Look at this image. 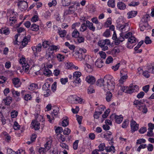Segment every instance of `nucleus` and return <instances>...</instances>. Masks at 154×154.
<instances>
[{"instance_id":"1","label":"nucleus","mask_w":154,"mask_h":154,"mask_svg":"<svg viewBox=\"0 0 154 154\" xmlns=\"http://www.w3.org/2000/svg\"><path fill=\"white\" fill-rule=\"evenodd\" d=\"M96 84L105 91L113 90L115 85L113 78L109 75L105 76L103 79H98Z\"/></svg>"},{"instance_id":"2","label":"nucleus","mask_w":154,"mask_h":154,"mask_svg":"<svg viewBox=\"0 0 154 154\" xmlns=\"http://www.w3.org/2000/svg\"><path fill=\"white\" fill-rule=\"evenodd\" d=\"M71 0H62V5L64 6H69L68 8L65 9L63 13V16H66L74 13L77 10L78 6H79V3L77 2H71Z\"/></svg>"},{"instance_id":"3","label":"nucleus","mask_w":154,"mask_h":154,"mask_svg":"<svg viewBox=\"0 0 154 154\" xmlns=\"http://www.w3.org/2000/svg\"><path fill=\"white\" fill-rule=\"evenodd\" d=\"M150 17L149 15L146 14L142 18L139 24L140 30L141 31L151 29V27L148 23V20H149V18Z\"/></svg>"},{"instance_id":"4","label":"nucleus","mask_w":154,"mask_h":154,"mask_svg":"<svg viewBox=\"0 0 154 154\" xmlns=\"http://www.w3.org/2000/svg\"><path fill=\"white\" fill-rule=\"evenodd\" d=\"M120 89L123 92L128 94L137 92L139 90V87L136 85L131 84L129 87L126 86H120Z\"/></svg>"},{"instance_id":"5","label":"nucleus","mask_w":154,"mask_h":154,"mask_svg":"<svg viewBox=\"0 0 154 154\" xmlns=\"http://www.w3.org/2000/svg\"><path fill=\"white\" fill-rule=\"evenodd\" d=\"M52 140L50 139L48 140L44 145V147H40L39 148L38 152L40 154H45L51 148Z\"/></svg>"},{"instance_id":"6","label":"nucleus","mask_w":154,"mask_h":154,"mask_svg":"<svg viewBox=\"0 0 154 154\" xmlns=\"http://www.w3.org/2000/svg\"><path fill=\"white\" fill-rule=\"evenodd\" d=\"M69 102L73 104H82V103L84 102L83 99L78 97L75 95L70 96L69 97Z\"/></svg>"},{"instance_id":"7","label":"nucleus","mask_w":154,"mask_h":154,"mask_svg":"<svg viewBox=\"0 0 154 154\" xmlns=\"http://www.w3.org/2000/svg\"><path fill=\"white\" fill-rule=\"evenodd\" d=\"M147 71L143 72V75L146 78L150 76L149 73L154 74V65L152 64H150L147 66Z\"/></svg>"},{"instance_id":"8","label":"nucleus","mask_w":154,"mask_h":154,"mask_svg":"<svg viewBox=\"0 0 154 154\" xmlns=\"http://www.w3.org/2000/svg\"><path fill=\"white\" fill-rule=\"evenodd\" d=\"M129 27V23H126L124 24L123 25L119 27V29L121 31V33L120 34V37L119 38V41L122 42L124 40V38L123 35L124 32H126V28Z\"/></svg>"},{"instance_id":"9","label":"nucleus","mask_w":154,"mask_h":154,"mask_svg":"<svg viewBox=\"0 0 154 154\" xmlns=\"http://www.w3.org/2000/svg\"><path fill=\"white\" fill-rule=\"evenodd\" d=\"M111 120H115V122L117 124H120L123 120V118L122 115L119 116L116 115L115 114H112L110 117Z\"/></svg>"},{"instance_id":"10","label":"nucleus","mask_w":154,"mask_h":154,"mask_svg":"<svg viewBox=\"0 0 154 154\" xmlns=\"http://www.w3.org/2000/svg\"><path fill=\"white\" fill-rule=\"evenodd\" d=\"M81 73L79 71H75L73 73V78L74 82L76 83H80L81 80L79 77L81 76Z\"/></svg>"},{"instance_id":"11","label":"nucleus","mask_w":154,"mask_h":154,"mask_svg":"<svg viewBox=\"0 0 154 154\" xmlns=\"http://www.w3.org/2000/svg\"><path fill=\"white\" fill-rule=\"evenodd\" d=\"M86 55L84 54L81 52V51H78L75 53V58L78 60L82 61L85 60Z\"/></svg>"},{"instance_id":"12","label":"nucleus","mask_w":154,"mask_h":154,"mask_svg":"<svg viewBox=\"0 0 154 154\" xmlns=\"http://www.w3.org/2000/svg\"><path fill=\"white\" fill-rule=\"evenodd\" d=\"M17 5L20 8L24 10H26L28 7L27 2L25 1H19Z\"/></svg>"},{"instance_id":"13","label":"nucleus","mask_w":154,"mask_h":154,"mask_svg":"<svg viewBox=\"0 0 154 154\" xmlns=\"http://www.w3.org/2000/svg\"><path fill=\"white\" fill-rule=\"evenodd\" d=\"M139 125L136 122L132 119L131 121V127L132 132H134L135 131H137L138 129Z\"/></svg>"},{"instance_id":"14","label":"nucleus","mask_w":154,"mask_h":154,"mask_svg":"<svg viewBox=\"0 0 154 154\" xmlns=\"http://www.w3.org/2000/svg\"><path fill=\"white\" fill-rule=\"evenodd\" d=\"M40 124L36 120L32 121L31 124V127L32 128H34L35 130H38L40 128Z\"/></svg>"},{"instance_id":"15","label":"nucleus","mask_w":154,"mask_h":154,"mask_svg":"<svg viewBox=\"0 0 154 154\" xmlns=\"http://www.w3.org/2000/svg\"><path fill=\"white\" fill-rule=\"evenodd\" d=\"M50 85L48 83L45 84L42 86V89L43 91H46L47 94H45L44 95L45 97H47L50 95L51 92V91L50 89H48Z\"/></svg>"},{"instance_id":"16","label":"nucleus","mask_w":154,"mask_h":154,"mask_svg":"<svg viewBox=\"0 0 154 154\" xmlns=\"http://www.w3.org/2000/svg\"><path fill=\"white\" fill-rule=\"evenodd\" d=\"M32 49L35 52L34 54L36 55L37 53L40 52L42 50V45L41 43H39L36 46H33L32 47Z\"/></svg>"},{"instance_id":"17","label":"nucleus","mask_w":154,"mask_h":154,"mask_svg":"<svg viewBox=\"0 0 154 154\" xmlns=\"http://www.w3.org/2000/svg\"><path fill=\"white\" fill-rule=\"evenodd\" d=\"M12 81L13 84L15 87L19 88L20 86L21 83L20 82L19 79L17 78H14L13 79Z\"/></svg>"},{"instance_id":"18","label":"nucleus","mask_w":154,"mask_h":154,"mask_svg":"<svg viewBox=\"0 0 154 154\" xmlns=\"http://www.w3.org/2000/svg\"><path fill=\"white\" fill-rule=\"evenodd\" d=\"M147 101H144L142 100H136L133 102V103L135 105H140L142 106H146V104L145 103H147Z\"/></svg>"},{"instance_id":"19","label":"nucleus","mask_w":154,"mask_h":154,"mask_svg":"<svg viewBox=\"0 0 154 154\" xmlns=\"http://www.w3.org/2000/svg\"><path fill=\"white\" fill-rule=\"evenodd\" d=\"M86 81L91 84H93L95 82V79L93 76L89 75L86 78Z\"/></svg>"},{"instance_id":"20","label":"nucleus","mask_w":154,"mask_h":154,"mask_svg":"<svg viewBox=\"0 0 154 154\" xmlns=\"http://www.w3.org/2000/svg\"><path fill=\"white\" fill-rule=\"evenodd\" d=\"M12 101V98L10 97H7L6 99H4L2 101L3 105H9Z\"/></svg>"},{"instance_id":"21","label":"nucleus","mask_w":154,"mask_h":154,"mask_svg":"<svg viewBox=\"0 0 154 154\" xmlns=\"http://www.w3.org/2000/svg\"><path fill=\"white\" fill-rule=\"evenodd\" d=\"M86 24L87 26L90 30L93 31H95V28L93 26V24L92 23L90 22L89 21L87 20L86 21Z\"/></svg>"},{"instance_id":"22","label":"nucleus","mask_w":154,"mask_h":154,"mask_svg":"<svg viewBox=\"0 0 154 154\" xmlns=\"http://www.w3.org/2000/svg\"><path fill=\"white\" fill-rule=\"evenodd\" d=\"M46 57L49 61L53 60L54 57V53L49 52L46 53L45 55Z\"/></svg>"},{"instance_id":"23","label":"nucleus","mask_w":154,"mask_h":154,"mask_svg":"<svg viewBox=\"0 0 154 154\" xmlns=\"http://www.w3.org/2000/svg\"><path fill=\"white\" fill-rule=\"evenodd\" d=\"M118 8L120 10H124L125 9L126 5L123 2H119L117 4Z\"/></svg>"},{"instance_id":"24","label":"nucleus","mask_w":154,"mask_h":154,"mask_svg":"<svg viewBox=\"0 0 154 154\" xmlns=\"http://www.w3.org/2000/svg\"><path fill=\"white\" fill-rule=\"evenodd\" d=\"M0 30L1 33H3L6 35H8L10 33L8 28L6 27L2 28Z\"/></svg>"},{"instance_id":"25","label":"nucleus","mask_w":154,"mask_h":154,"mask_svg":"<svg viewBox=\"0 0 154 154\" xmlns=\"http://www.w3.org/2000/svg\"><path fill=\"white\" fill-rule=\"evenodd\" d=\"M103 61L101 59H98L95 63V65L98 68H101L103 66Z\"/></svg>"},{"instance_id":"26","label":"nucleus","mask_w":154,"mask_h":154,"mask_svg":"<svg viewBox=\"0 0 154 154\" xmlns=\"http://www.w3.org/2000/svg\"><path fill=\"white\" fill-rule=\"evenodd\" d=\"M137 13V12L135 11H131L129 12L127 14L128 15V19L133 18L136 16Z\"/></svg>"},{"instance_id":"27","label":"nucleus","mask_w":154,"mask_h":154,"mask_svg":"<svg viewBox=\"0 0 154 154\" xmlns=\"http://www.w3.org/2000/svg\"><path fill=\"white\" fill-rule=\"evenodd\" d=\"M29 38H26V36L23 38L22 42V46H23L22 48L25 47L28 42V40L29 39V38L30 36L29 35Z\"/></svg>"},{"instance_id":"28","label":"nucleus","mask_w":154,"mask_h":154,"mask_svg":"<svg viewBox=\"0 0 154 154\" xmlns=\"http://www.w3.org/2000/svg\"><path fill=\"white\" fill-rule=\"evenodd\" d=\"M69 124V120L67 117H65L62 122V125L63 127H65Z\"/></svg>"},{"instance_id":"29","label":"nucleus","mask_w":154,"mask_h":154,"mask_svg":"<svg viewBox=\"0 0 154 154\" xmlns=\"http://www.w3.org/2000/svg\"><path fill=\"white\" fill-rule=\"evenodd\" d=\"M85 69L86 70L87 72H90L92 71V66L89 65L87 63H86L85 65Z\"/></svg>"},{"instance_id":"30","label":"nucleus","mask_w":154,"mask_h":154,"mask_svg":"<svg viewBox=\"0 0 154 154\" xmlns=\"http://www.w3.org/2000/svg\"><path fill=\"white\" fill-rule=\"evenodd\" d=\"M72 37L77 38L79 36V33L76 29H75L72 32Z\"/></svg>"},{"instance_id":"31","label":"nucleus","mask_w":154,"mask_h":154,"mask_svg":"<svg viewBox=\"0 0 154 154\" xmlns=\"http://www.w3.org/2000/svg\"><path fill=\"white\" fill-rule=\"evenodd\" d=\"M115 0H109L107 2L108 5L110 7L114 8L115 7Z\"/></svg>"},{"instance_id":"32","label":"nucleus","mask_w":154,"mask_h":154,"mask_svg":"<svg viewBox=\"0 0 154 154\" xmlns=\"http://www.w3.org/2000/svg\"><path fill=\"white\" fill-rule=\"evenodd\" d=\"M120 76L121 77V78L119 80V81L120 84H122L125 80L128 78V76L127 75H120Z\"/></svg>"},{"instance_id":"33","label":"nucleus","mask_w":154,"mask_h":154,"mask_svg":"<svg viewBox=\"0 0 154 154\" xmlns=\"http://www.w3.org/2000/svg\"><path fill=\"white\" fill-rule=\"evenodd\" d=\"M31 29L33 31H37L39 30V26L35 24H33L31 25Z\"/></svg>"},{"instance_id":"34","label":"nucleus","mask_w":154,"mask_h":154,"mask_svg":"<svg viewBox=\"0 0 154 154\" xmlns=\"http://www.w3.org/2000/svg\"><path fill=\"white\" fill-rule=\"evenodd\" d=\"M65 45L68 47L70 50H74L75 49V47L74 45H70L68 42H66L65 43Z\"/></svg>"},{"instance_id":"35","label":"nucleus","mask_w":154,"mask_h":154,"mask_svg":"<svg viewBox=\"0 0 154 154\" xmlns=\"http://www.w3.org/2000/svg\"><path fill=\"white\" fill-rule=\"evenodd\" d=\"M138 109L144 113H146L148 111L147 109L146 106H138Z\"/></svg>"},{"instance_id":"36","label":"nucleus","mask_w":154,"mask_h":154,"mask_svg":"<svg viewBox=\"0 0 154 154\" xmlns=\"http://www.w3.org/2000/svg\"><path fill=\"white\" fill-rule=\"evenodd\" d=\"M57 58L59 62H62L64 61L65 57L64 55L59 54L57 56Z\"/></svg>"},{"instance_id":"37","label":"nucleus","mask_w":154,"mask_h":154,"mask_svg":"<svg viewBox=\"0 0 154 154\" xmlns=\"http://www.w3.org/2000/svg\"><path fill=\"white\" fill-rule=\"evenodd\" d=\"M51 74V71L48 69H45L44 71L43 74L45 75L48 76H50Z\"/></svg>"},{"instance_id":"38","label":"nucleus","mask_w":154,"mask_h":154,"mask_svg":"<svg viewBox=\"0 0 154 154\" xmlns=\"http://www.w3.org/2000/svg\"><path fill=\"white\" fill-rule=\"evenodd\" d=\"M29 67V65L26 63H24L22 66V69L26 72H28Z\"/></svg>"},{"instance_id":"39","label":"nucleus","mask_w":154,"mask_h":154,"mask_svg":"<svg viewBox=\"0 0 154 154\" xmlns=\"http://www.w3.org/2000/svg\"><path fill=\"white\" fill-rule=\"evenodd\" d=\"M37 87V85L34 83H32L29 86L28 88L29 90L33 91L35 90Z\"/></svg>"},{"instance_id":"40","label":"nucleus","mask_w":154,"mask_h":154,"mask_svg":"<svg viewBox=\"0 0 154 154\" xmlns=\"http://www.w3.org/2000/svg\"><path fill=\"white\" fill-rule=\"evenodd\" d=\"M112 19L111 18H108L106 22L105 23L104 25L107 28L109 27V25H110L112 23Z\"/></svg>"},{"instance_id":"41","label":"nucleus","mask_w":154,"mask_h":154,"mask_svg":"<svg viewBox=\"0 0 154 154\" xmlns=\"http://www.w3.org/2000/svg\"><path fill=\"white\" fill-rule=\"evenodd\" d=\"M136 38L134 36H131L128 39V45L129 44V43H133L135 42Z\"/></svg>"},{"instance_id":"42","label":"nucleus","mask_w":154,"mask_h":154,"mask_svg":"<svg viewBox=\"0 0 154 154\" xmlns=\"http://www.w3.org/2000/svg\"><path fill=\"white\" fill-rule=\"evenodd\" d=\"M88 94H91L95 92L94 89L92 85L90 86L88 89Z\"/></svg>"},{"instance_id":"43","label":"nucleus","mask_w":154,"mask_h":154,"mask_svg":"<svg viewBox=\"0 0 154 154\" xmlns=\"http://www.w3.org/2000/svg\"><path fill=\"white\" fill-rule=\"evenodd\" d=\"M58 33L60 36L61 37H64L66 34V32L65 30H63L61 31H59Z\"/></svg>"},{"instance_id":"44","label":"nucleus","mask_w":154,"mask_h":154,"mask_svg":"<svg viewBox=\"0 0 154 154\" xmlns=\"http://www.w3.org/2000/svg\"><path fill=\"white\" fill-rule=\"evenodd\" d=\"M112 96V94L109 92L107 93L106 97V99L107 101L109 102L111 100Z\"/></svg>"},{"instance_id":"45","label":"nucleus","mask_w":154,"mask_h":154,"mask_svg":"<svg viewBox=\"0 0 154 154\" xmlns=\"http://www.w3.org/2000/svg\"><path fill=\"white\" fill-rule=\"evenodd\" d=\"M13 128L14 130H19L20 128V126L17 122H14Z\"/></svg>"},{"instance_id":"46","label":"nucleus","mask_w":154,"mask_h":154,"mask_svg":"<svg viewBox=\"0 0 154 154\" xmlns=\"http://www.w3.org/2000/svg\"><path fill=\"white\" fill-rule=\"evenodd\" d=\"M129 123V121L128 119H126L123 122L122 125V127L123 128H127Z\"/></svg>"},{"instance_id":"47","label":"nucleus","mask_w":154,"mask_h":154,"mask_svg":"<svg viewBox=\"0 0 154 154\" xmlns=\"http://www.w3.org/2000/svg\"><path fill=\"white\" fill-rule=\"evenodd\" d=\"M87 25L85 23H83L81 25L80 28V30L82 32H84L87 29Z\"/></svg>"},{"instance_id":"48","label":"nucleus","mask_w":154,"mask_h":154,"mask_svg":"<svg viewBox=\"0 0 154 154\" xmlns=\"http://www.w3.org/2000/svg\"><path fill=\"white\" fill-rule=\"evenodd\" d=\"M113 60V59L112 57L111 56H109L107 58L106 61V63L107 64H109L112 63Z\"/></svg>"},{"instance_id":"49","label":"nucleus","mask_w":154,"mask_h":154,"mask_svg":"<svg viewBox=\"0 0 154 154\" xmlns=\"http://www.w3.org/2000/svg\"><path fill=\"white\" fill-rule=\"evenodd\" d=\"M144 42L146 44H150L152 43V41L149 36H146L144 40Z\"/></svg>"},{"instance_id":"50","label":"nucleus","mask_w":154,"mask_h":154,"mask_svg":"<svg viewBox=\"0 0 154 154\" xmlns=\"http://www.w3.org/2000/svg\"><path fill=\"white\" fill-rule=\"evenodd\" d=\"M3 134L5 136L6 140L7 142H9L11 140V136L6 132H4Z\"/></svg>"},{"instance_id":"51","label":"nucleus","mask_w":154,"mask_h":154,"mask_svg":"<svg viewBox=\"0 0 154 154\" xmlns=\"http://www.w3.org/2000/svg\"><path fill=\"white\" fill-rule=\"evenodd\" d=\"M50 42L48 41H44L42 42V45L43 48H46L48 46H49Z\"/></svg>"},{"instance_id":"52","label":"nucleus","mask_w":154,"mask_h":154,"mask_svg":"<svg viewBox=\"0 0 154 154\" xmlns=\"http://www.w3.org/2000/svg\"><path fill=\"white\" fill-rule=\"evenodd\" d=\"M58 48L57 46L54 45H52L49 46L48 50L49 51H52L56 50Z\"/></svg>"},{"instance_id":"53","label":"nucleus","mask_w":154,"mask_h":154,"mask_svg":"<svg viewBox=\"0 0 154 154\" xmlns=\"http://www.w3.org/2000/svg\"><path fill=\"white\" fill-rule=\"evenodd\" d=\"M105 147V144L104 143H102L100 144L98 146L99 149L98 150L100 151H103L104 150V148Z\"/></svg>"},{"instance_id":"54","label":"nucleus","mask_w":154,"mask_h":154,"mask_svg":"<svg viewBox=\"0 0 154 154\" xmlns=\"http://www.w3.org/2000/svg\"><path fill=\"white\" fill-rule=\"evenodd\" d=\"M144 41L143 40H142L139 42L137 45L135 47L134 50L135 51H137L138 49L140 47L141 45L143 44Z\"/></svg>"},{"instance_id":"55","label":"nucleus","mask_w":154,"mask_h":154,"mask_svg":"<svg viewBox=\"0 0 154 154\" xmlns=\"http://www.w3.org/2000/svg\"><path fill=\"white\" fill-rule=\"evenodd\" d=\"M79 142V140H77L73 143V147L74 149L76 150L77 149Z\"/></svg>"},{"instance_id":"56","label":"nucleus","mask_w":154,"mask_h":154,"mask_svg":"<svg viewBox=\"0 0 154 154\" xmlns=\"http://www.w3.org/2000/svg\"><path fill=\"white\" fill-rule=\"evenodd\" d=\"M77 41L79 43L83 42L85 41V38L83 36H79L77 38Z\"/></svg>"},{"instance_id":"57","label":"nucleus","mask_w":154,"mask_h":154,"mask_svg":"<svg viewBox=\"0 0 154 154\" xmlns=\"http://www.w3.org/2000/svg\"><path fill=\"white\" fill-rule=\"evenodd\" d=\"M103 35L106 37H108L110 35L109 29H106V31L103 33Z\"/></svg>"},{"instance_id":"58","label":"nucleus","mask_w":154,"mask_h":154,"mask_svg":"<svg viewBox=\"0 0 154 154\" xmlns=\"http://www.w3.org/2000/svg\"><path fill=\"white\" fill-rule=\"evenodd\" d=\"M120 75H126L128 74L127 70L125 69H122L120 71Z\"/></svg>"},{"instance_id":"59","label":"nucleus","mask_w":154,"mask_h":154,"mask_svg":"<svg viewBox=\"0 0 154 154\" xmlns=\"http://www.w3.org/2000/svg\"><path fill=\"white\" fill-rule=\"evenodd\" d=\"M146 140L143 138L137 140V144H141L142 143H145Z\"/></svg>"},{"instance_id":"60","label":"nucleus","mask_w":154,"mask_h":154,"mask_svg":"<svg viewBox=\"0 0 154 154\" xmlns=\"http://www.w3.org/2000/svg\"><path fill=\"white\" fill-rule=\"evenodd\" d=\"M106 151L108 152H110L112 151L113 153L115 152V147L113 146H111L109 149H106Z\"/></svg>"},{"instance_id":"61","label":"nucleus","mask_w":154,"mask_h":154,"mask_svg":"<svg viewBox=\"0 0 154 154\" xmlns=\"http://www.w3.org/2000/svg\"><path fill=\"white\" fill-rule=\"evenodd\" d=\"M120 65V63H118L115 65L112 66V68L115 71H116L118 69Z\"/></svg>"},{"instance_id":"62","label":"nucleus","mask_w":154,"mask_h":154,"mask_svg":"<svg viewBox=\"0 0 154 154\" xmlns=\"http://www.w3.org/2000/svg\"><path fill=\"white\" fill-rule=\"evenodd\" d=\"M7 80V79L3 76H0V84L4 83Z\"/></svg>"},{"instance_id":"63","label":"nucleus","mask_w":154,"mask_h":154,"mask_svg":"<svg viewBox=\"0 0 154 154\" xmlns=\"http://www.w3.org/2000/svg\"><path fill=\"white\" fill-rule=\"evenodd\" d=\"M24 98L25 100L28 101V100H30L32 98V97L30 94H27L25 95Z\"/></svg>"},{"instance_id":"64","label":"nucleus","mask_w":154,"mask_h":154,"mask_svg":"<svg viewBox=\"0 0 154 154\" xmlns=\"http://www.w3.org/2000/svg\"><path fill=\"white\" fill-rule=\"evenodd\" d=\"M57 88V82H54L53 84L51 86V90L53 92H54Z\"/></svg>"}]
</instances>
